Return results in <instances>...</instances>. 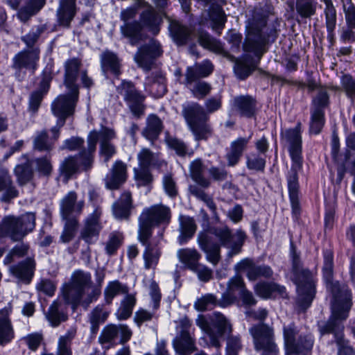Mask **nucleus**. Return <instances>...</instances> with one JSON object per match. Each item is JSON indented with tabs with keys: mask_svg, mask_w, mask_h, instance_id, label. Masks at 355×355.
<instances>
[{
	"mask_svg": "<svg viewBox=\"0 0 355 355\" xmlns=\"http://www.w3.org/2000/svg\"><path fill=\"white\" fill-rule=\"evenodd\" d=\"M322 273L328 290L333 295L331 304L332 316L330 320L322 326H320L322 335L334 333L339 346L338 355H350L352 353L351 347L343 343V326L338 320L347 318L348 311L352 306V293L347 286H340L338 282L333 281L332 268H323Z\"/></svg>",
	"mask_w": 355,
	"mask_h": 355,
	"instance_id": "nucleus-1",
	"label": "nucleus"
},
{
	"mask_svg": "<svg viewBox=\"0 0 355 355\" xmlns=\"http://www.w3.org/2000/svg\"><path fill=\"white\" fill-rule=\"evenodd\" d=\"M104 277L105 273L102 268L96 270V283L92 282L89 273L80 270H76L71 276L70 284L63 291L66 302L72 304L73 309L79 304L87 308L100 297Z\"/></svg>",
	"mask_w": 355,
	"mask_h": 355,
	"instance_id": "nucleus-2",
	"label": "nucleus"
},
{
	"mask_svg": "<svg viewBox=\"0 0 355 355\" xmlns=\"http://www.w3.org/2000/svg\"><path fill=\"white\" fill-rule=\"evenodd\" d=\"M245 234L243 232L238 230L235 234H231L226 227L215 228L209 233H200L198 241L201 249L206 253L207 259L213 265L218 262L219 246L215 243V239L222 245L230 249L231 254H237L245 241Z\"/></svg>",
	"mask_w": 355,
	"mask_h": 355,
	"instance_id": "nucleus-3",
	"label": "nucleus"
},
{
	"mask_svg": "<svg viewBox=\"0 0 355 355\" xmlns=\"http://www.w3.org/2000/svg\"><path fill=\"white\" fill-rule=\"evenodd\" d=\"M78 67L79 62L76 59L70 60L66 63L64 83L70 94L59 96L52 103V112L58 118L56 127L51 130L53 140L58 137V129L64 125L65 119L73 113L78 94V87L74 84Z\"/></svg>",
	"mask_w": 355,
	"mask_h": 355,
	"instance_id": "nucleus-4",
	"label": "nucleus"
},
{
	"mask_svg": "<svg viewBox=\"0 0 355 355\" xmlns=\"http://www.w3.org/2000/svg\"><path fill=\"white\" fill-rule=\"evenodd\" d=\"M282 142L288 146L292 160L291 173L288 178L290 200L293 211L299 209L298 182L297 173L302 169V139L300 127L297 125L293 129L286 130L282 135Z\"/></svg>",
	"mask_w": 355,
	"mask_h": 355,
	"instance_id": "nucleus-5",
	"label": "nucleus"
},
{
	"mask_svg": "<svg viewBox=\"0 0 355 355\" xmlns=\"http://www.w3.org/2000/svg\"><path fill=\"white\" fill-rule=\"evenodd\" d=\"M291 279L297 286L300 306L302 309H306L313 301L315 293L313 273L304 268H292Z\"/></svg>",
	"mask_w": 355,
	"mask_h": 355,
	"instance_id": "nucleus-6",
	"label": "nucleus"
},
{
	"mask_svg": "<svg viewBox=\"0 0 355 355\" xmlns=\"http://www.w3.org/2000/svg\"><path fill=\"white\" fill-rule=\"evenodd\" d=\"M35 225V217L32 213H28L20 218L6 217L0 226V236H8L13 241L23 239L31 232Z\"/></svg>",
	"mask_w": 355,
	"mask_h": 355,
	"instance_id": "nucleus-7",
	"label": "nucleus"
},
{
	"mask_svg": "<svg viewBox=\"0 0 355 355\" xmlns=\"http://www.w3.org/2000/svg\"><path fill=\"white\" fill-rule=\"evenodd\" d=\"M284 340L286 355H305L313 345L312 336H307L303 339L293 323L284 327Z\"/></svg>",
	"mask_w": 355,
	"mask_h": 355,
	"instance_id": "nucleus-8",
	"label": "nucleus"
},
{
	"mask_svg": "<svg viewBox=\"0 0 355 355\" xmlns=\"http://www.w3.org/2000/svg\"><path fill=\"white\" fill-rule=\"evenodd\" d=\"M183 114L196 139H205L210 130L205 123L207 114L204 109L197 103H188L184 106Z\"/></svg>",
	"mask_w": 355,
	"mask_h": 355,
	"instance_id": "nucleus-9",
	"label": "nucleus"
},
{
	"mask_svg": "<svg viewBox=\"0 0 355 355\" xmlns=\"http://www.w3.org/2000/svg\"><path fill=\"white\" fill-rule=\"evenodd\" d=\"M213 323L218 329L217 335H214L209 327L207 320L202 315H199L196 319L197 325L206 333L211 346L219 347L220 346L219 337L225 333H230L232 331V327L227 318L220 313H214L211 319Z\"/></svg>",
	"mask_w": 355,
	"mask_h": 355,
	"instance_id": "nucleus-10",
	"label": "nucleus"
},
{
	"mask_svg": "<svg viewBox=\"0 0 355 355\" xmlns=\"http://www.w3.org/2000/svg\"><path fill=\"white\" fill-rule=\"evenodd\" d=\"M257 350H263L262 355H277L278 349L273 340V331L269 327L259 324L250 330Z\"/></svg>",
	"mask_w": 355,
	"mask_h": 355,
	"instance_id": "nucleus-11",
	"label": "nucleus"
},
{
	"mask_svg": "<svg viewBox=\"0 0 355 355\" xmlns=\"http://www.w3.org/2000/svg\"><path fill=\"white\" fill-rule=\"evenodd\" d=\"M115 134L112 130L103 128L100 133L92 131L88 136V150L93 152L96 148L98 140L101 139V155L105 162H107L115 153L114 146L109 141L114 138Z\"/></svg>",
	"mask_w": 355,
	"mask_h": 355,
	"instance_id": "nucleus-12",
	"label": "nucleus"
},
{
	"mask_svg": "<svg viewBox=\"0 0 355 355\" xmlns=\"http://www.w3.org/2000/svg\"><path fill=\"white\" fill-rule=\"evenodd\" d=\"M329 96L325 89L320 88L313 100V111L310 130L314 134H318L324 125L323 109L328 105Z\"/></svg>",
	"mask_w": 355,
	"mask_h": 355,
	"instance_id": "nucleus-13",
	"label": "nucleus"
},
{
	"mask_svg": "<svg viewBox=\"0 0 355 355\" xmlns=\"http://www.w3.org/2000/svg\"><path fill=\"white\" fill-rule=\"evenodd\" d=\"M118 91L124 97L135 115L140 116L143 114L144 96L135 89L132 83L123 81Z\"/></svg>",
	"mask_w": 355,
	"mask_h": 355,
	"instance_id": "nucleus-14",
	"label": "nucleus"
},
{
	"mask_svg": "<svg viewBox=\"0 0 355 355\" xmlns=\"http://www.w3.org/2000/svg\"><path fill=\"white\" fill-rule=\"evenodd\" d=\"M83 202L76 201V195L74 192H69L62 200L61 214L64 219H72L80 214L83 207Z\"/></svg>",
	"mask_w": 355,
	"mask_h": 355,
	"instance_id": "nucleus-15",
	"label": "nucleus"
},
{
	"mask_svg": "<svg viewBox=\"0 0 355 355\" xmlns=\"http://www.w3.org/2000/svg\"><path fill=\"white\" fill-rule=\"evenodd\" d=\"M161 53L159 44L153 41L150 45L139 50L135 56V60L139 67L144 69H149L153 63V59L160 55Z\"/></svg>",
	"mask_w": 355,
	"mask_h": 355,
	"instance_id": "nucleus-16",
	"label": "nucleus"
},
{
	"mask_svg": "<svg viewBox=\"0 0 355 355\" xmlns=\"http://www.w3.org/2000/svg\"><path fill=\"white\" fill-rule=\"evenodd\" d=\"M236 292H238L244 304L250 306L256 303L252 294L245 289L243 279L238 275L230 279L227 287L228 295L233 299L236 298L234 296Z\"/></svg>",
	"mask_w": 355,
	"mask_h": 355,
	"instance_id": "nucleus-17",
	"label": "nucleus"
},
{
	"mask_svg": "<svg viewBox=\"0 0 355 355\" xmlns=\"http://www.w3.org/2000/svg\"><path fill=\"white\" fill-rule=\"evenodd\" d=\"M126 165L121 161H116L105 179V186L109 189H116L125 182L127 173Z\"/></svg>",
	"mask_w": 355,
	"mask_h": 355,
	"instance_id": "nucleus-18",
	"label": "nucleus"
},
{
	"mask_svg": "<svg viewBox=\"0 0 355 355\" xmlns=\"http://www.w3.org/2000/svg\"><path fill=\"white\" fill-rule=\"evenodd\" d=\"M10 307H4L0 310V345L4 346L10 343L15 337V331L9 318Z\"/></svg>",
	"mask_w": 355,
	"mask_h": 355,
	"instance_id": "nucleus-19",
	"label": "nucleus"
},
{
	"mask_svg": "<svg viewBox=\"0 0 355 355\" xmlns=\"http://www.w3.org/2000/svg\"><path fill=\"white\" fill-rule=\"evenodd\" d=\"M40 51L37 49L23 51L17 53L13 58V66L15 69H29L34 70L39 60Z\"/></svg>",
	"mask_w": 355,
	"mask_h": 355,
	"instance_id": "nucleus-20",
	"label": "nucleus"
},
{
	"mask_svg": "<svg viewBox=\"0 0 355 355\" xmlns=\"http://www.w3.org/2000/svg\"><path fill=\"white\" fill-rule=\"evenodd\" d=\"M101 211L96 209L87 219L85 226L81 232V236L87 242H90L93 238L96 237L101 228L98 222Z\"/></svg>",
	"mask_w": 355,
	"mask_h": 355,
	"instance_id": "nucleus-21",
	"label": "nucleus"
},
{
	"mask_svg": "<svg viewBox=\"0 0 355 355\" xmlns=\"http://www.w3.org/2000/svg\"><path fill=\"white\" fill-rule=\"evenodd\" d=\"M256 293L263 298L277 297H286L285 287L275 283H259L255 286Z\"/></svg>",
	"mask_w": 355,
	"mask_h": 355,
	"instance_id": "nucleus-22",
	"label": "nucleus"
},
{
	"mask_svg": "<svg viewBox=\"0 0 355 355\" xmlns=\"http://www.w3.org/2000/svg\"><path fill=\"white\" fill-rule=\"evenodd\" d=\"M250 138L239 137L231 143L230 150L227 154V159L230 166L236 165L246 148Z\"/></svg>",
	"mask_w": 355,
	"mask_h": 355,
	"instance_id": "nucleus-23",
	"label": "nucleus"
},
{
	"mask_svg": "<svg viewBox=\"0 0 355 355\" xmlns=\"http://www.w3.org/2000/svg\"><path fill=\"white\" fill-rule=\"evenodd\" d=\"M179 221L180 234L178 241L180 244H184L193 237L197 227L193 219L189 216H180Z\"/></svg>",
	"mask_w": 355,
	"mask_h": 355,
	"instance_id": "nucleus-24",
	"label": "nucleus"
},
{
	"mask_svg": "<svg viewBox=\"0 0 355 355\" xmlns=\"http://www.w3.org/2000/svg\"><path fill=\"white\" fill-rule=\"evenodd\" d=\"M143 213L148 215L149 222L153 225L168 222L170 219V210L163 205H155L145 209Z\"/></svg>",
	"mask_w": 355,
	"mask_h": 355,
	"instance_id": "nucleus-25",
	"label": "nucleus"
},
{
	"mask_svg": "<svg viewBox=\"0 0 355 355\" xmlns=\"http://www.w3.org/2000/svg\"><path fill=\"white\" fill-rule=\"evenodd\" d=\"M131 208V195L129 192L123 193L120 199L113 205V214L117 219L126 218Z\"/></svg>",
	"mask_w": 355,
	"mask_h": 355,
	"instance_id": "nucleus-26",
	"label": "nucleus"
},
{
	"mask_svg": "<svg viewBox=\"0 0 355 355\" xmlns=\"http://www.w3.org/2000/svg\"><path fill=\"white\" fill-rule=\"evenodd\" d=\"M76 0H62L58 10V17L60 24L67 26L75 15Z\"/></svg>",
	"mask_w": 355,
	"mask_h": 355,
	"instance_id": "nucleus-27",
	"label": "nucleus"
},
{
	"mask_svg": "<svg viewBox=\"0 0 355 355\" xmlns=\"http://www.w3.org/2000/svg\"><path fill=\"white\" fill-rule=\"evenodd\" d=\"M46 318L51 326L57 327L67 320V315L63 310V305L60 302L55 301L50 306Z\"/></svg>",
	"mask_w": 355,
	"mask_h": 355,
	"instance_id": "nucleus-28",
	"label": "nucleus"
},
{
	"mask_svg": "<svg viewBox=\"0 0 355 355\" xmlns=\"http://www.w3.org/2000/svg\"><path fill=\"white\" fill-rule=\"evenodd\" d=\"M213 70V66L211 63L206 60L201 64L196 65L193 67H189L186 74V78L188 83L194 82L196 79L200 77H205L210 74Z\"/></svg>",
	"mask_w": 355,
	"mask_h": 355,
	"instance_id": "nucleus-29",
	"label": "nucleus"
},
{
	"mask_svg": "<svg viewBox=\"0 0 355 355\" xmlns=\"http://www.w3.org/2000/svg\"><path fill=\"white\" fill-rule=\"evenodd\" d=\"M180 262L187 266H196L201 259L200 254L194 248H182L178 250Z\"/></svg>",
	"mask_w": 355,
	"mask_h": 355,
	"instance_id": "nucleus-30",
	"label": "nucleus"
},
{
	"mask_svg": "<svg viewBox=\"0 0 355 355\" xmlns=\"http://www.w3.org/2000/svg\"><path fill=\"white\" fill-rule=\"evenodd\" d=\"M128 292L125 286L115 280L110 282L104 290V298L106 304L112 303L113 299L118 295L125 294Z\"/></svg>",
	"mask_w": 355,
	"mask_h": 355,
	"instance_id": "nucleus-31",
	"label": "nucleus"
},
{
	"mask_svg": "<svg viewBox=\"0 0 355 355\" xmlns=\"http://www.w3.org/2000/svg\"><path fill=\"white\" fill-rule=\"evenodd\" d=\"M162 122L155 115H150L147 120V126L143 132L145 137L149 140L156 139L162 130Z\"/></svg>",
	"mask_w": 355,
	"mask_h": 355,
	"instance_id": "nucleus-32",
	"label": "nucleus"
},
{
	"mask_svg": "<svg viewBox=\"0 0 355 355\" xmlns=\"http://www.w3.org/2000/svg\"><path fill=\"white\" fill-rule=\"evenodd\" d=\"M170 31L174 41L179 45L186 42L191 32L188 28L182 26L177 21L171 22Z\"/></svg>",
	"mask_w": 355,
	"mask_h": 355,
	"instance_id": "nucleus-33",
	"label": "nucleus"
},
{
	"mask_svg": "<svg viewBox=\"0 0 355 355\" xmlns=\"http://www.w3.org/2000/svg\"><path fill=\"white\" fill-rule=\"evenodd\" d=\"M235 108L242 114L250 116L254 111V102L249 96H240L234 100Z\"/></svg>",
	"mask_w": 355,
	"mask_h": 355,
	"instance_id": "nucleus-34",
	"label": "nucleus"
},
{
	"mask_svg": "<svg viewBox=\"0 0 355 355\" xmlns=\"http://www.w3.org/2000/svg\"><path fill=\"white\" fill-rule=\"evenodd\" d=\"M193 345L191 336L188 333L183 332L181 337L176 340L174 347L179 354L187 355L193 350Z\"/></svg>",
	"mask_w": 355,
	"mask_h": 355,
	"instance_id": "nucleus-35",
	"label": "nucleus"
},
{
	"mask_svg": "<svg viewBox=\"0 0 355 355\" xmlns=\"http://www.w3.org/2000/svg\"><path fill=\"white\" fill-rule=\"evenodd\" d=\"M101 64L104 72L110 71L114 74H119V61L114 53L110 51L104 52L101 55Z\"/></svg>",
	"mask_w": 355,
	"mask_h": 355,
	"instance_id": "nucleus-36",
	"label": "nucleus"
},
{
	"mask_svg": "<svg viewBox=\"0 0 355 355\" xmlns=\"http://www.w3.org/2000/svg\"><path fill=\"white\" fill-rule=\"evenodd\" d=\"M135 304V298L133 295H127L121 302L116 314L119 320H125L128 318L132 312Z\"/></svg>",
	"mask_w": 355,
	"mask_h": 355,
	"instance_id": "nucleus-37",
	"label": "nucleus"
},
{
	"mask_svg": "<svg viewBox=\"0 0 355 355\" xmlns=\"http://www.w3.org/2000/svg\"><path fill=\"white\" fill-rule=\"evenodd\" d=\"M202 165L200 159H196L190 165V173L192 179L202 187H207L209 180L202 175Z\"/></svg>",
	"mask_w": 355,
	"mask_h": 355,
	"instance_id": "nucleus-38",
	"label": "nucleus"
},
{
	"mask_svg": "<svg viewBox=\"0 0 355 355\" xmlns=\"http://www.w3.org/2000/svg\"><path fill=\"white\" fill-rule=\"evenodd\" d=\"M154 225L149 222L148 215L142 213L139 218V239L144 245L150 236V228Z\"/></svg>",
	"mask_w": 355,
	"mask_h": 355,
	"instance_id": "nucleus-39",
	"label": "nucleus"
},
{
	"mask_svg": "<svg viewBox=\"0 0 355 355\" xmlns=\"http://www.w3.org/2000/svg\"><path fill=\"white\" fill-rule=\"evenodd\" d=\"M44 0H33L26 7L21 8L18 12V17L21 21H26L29 17L34 15L42 8Z\"/></svg>",
	"mask_w": 355,
	"mask_h": 355,
	"instance_id": "nucleus-40",
	"label": "nucleus"
},
{
	"mask_svg": "<svg viewBox=\"0 0 355 355\" xmlns=\"http://www.w3.org/2000/svg\"><path fill=\"white\" fill-rule=\"evenodd\" d=\"M255 67V64L247 58L237 60L234 66V71L240 78H245Z\"/></svg>",
	"mask_w": 355,
	"mask_h": 355,
	"instance_id": "nucleus-41",
	"label": "nucleus"
},
{
	"mask_svg": "<svg viewBox=\"0 0 355 355\" xmlns=\"http://www.w3.org/2000/svg\"><path fill=\"white\" fill-rule=\"evenodd\" d=\"M316 1L315 0H297L296 9L303 17H309L315 13Z\"/></svg>",
	"mask_w": 355,
	"mask_h": 355,
	"instance_id": "nucleus-42",
	"label": "nucleus"
},
{
	"mask_svg": "<svg viewBox=\"0 0 355 355\" xmlns=\"http://www.w3.org/2000/svg\"><path fill=\"white\" fill-rule=\"evenodd\" d=\"M10 176L6 174L0 175V191H5L3 199L8 200L17 196V191L12 187Z\"/></svg>",
	"mask_w": 355,
	"mask_h": 355,
	"instance_id": "nucleus-43",
	"label": "nucleus"
},
{
	"mask_svg": "<svg viewBox=\"0 0 355 355\" xmlns=\"http://www.w3.org/2000/svg\"><path fill=\"white\" fill-rule=\"evenodd\" d=\"M117 324H107L102 330L98 338L101 344L110 343L118 338Z\"/></svg>",
	"mask_w": 355,
	"mask_h": 355,
	"instance_id": "nucleus-44",
	"label": "nucleus"
},
{
	"mask_svg": "<svg viewBox=\"0 0 355 355\" xmlns=\"http://www.w3.org/2000/svg\"><path fill=\"white\" fill-rule=\"evenodd\" d=\"M211 26L215 30L221 29L226 21L225 15L223 10L216 7L214 8L211 12L209 14Z\"/></svg>",
	"mask_w": 355,
	"mask_h": 355,
	"instance_id": "nucleus-45",
	"label": "nucleus"
},
{
	"mask_svg": "<svg viewBox=\"0 0 355 355\" xmlns=\"http://www.w3.org/2000/svg\"><path fill=\"white\" fill-rule=\"evenodd\" d=\"M66 223L64 225V230L60 236L62 242H69L75 236L78 223L76 218L65 219Z\"/></svg>",
	"mask_w": 355,
	"mask_h": 355,
	"instance_id": "nucleus-46",
	"label": "nucleus"
},
{
	"mask_svg": "<svg viewBox=\"0 0 355 355\" xmlns=\"http://www.w3.org/2000/svg\"><path fill=\"white\" fill-rule=\"evenodd\" d=\"M141 168H146L151 164H155L157 155L152 154L148 149H142L137 155Z\"/></svg>",
	"mask_w": 355,
	"mask_h": 355,
	"instance_id": "nucleus-47",
	"label": "nucleus"
},
{
	"mask_svg": "<svg viewBox=\"0 0 355 355\" xmlns=\"http://www.w3.org/2000/svg\"><path fill=\"white\" fill-rule=\"evenodd\" d=\"M10 272L19 280L29 283L33 276V268H10Z\"/></svg>",
	"mask_w": 355,
	"mask_h": 355,
	"instance_id": "nucleus-48",
	"label": "nucleus"
},
{
	"mask_svg": "<svg viewBox=\"0 0 355 355\" xmlns=\"http://www.w3.org/2000/svg\"><path fill=\"white\" fill-rule=\"evenodd\" d=\"M199 42L204 48L212 51H220L221 46L220 43L214 40L207 34H202L199 37Z\"/></svg>",
	"mask_w": 355,
	"mask_h": 355,
	"instance_id": "nucleus-49",
	"label": "nucleus"
},
{
	"mask_svg": "<svg viewBox=\"0 0 355 355\" xmlns=\"http://www.w3.org/2000/svg\"><path fill=\"white\" fill-rule=\"evenodd\" d=\"M216 302L214 295L208 294L198 299L194 304L195 308L200 311H204L212 307Z\"/></svg>",
	"mask_w": 355,
	"mask_h": 355,
	"instance_id": "nucleus-50",
	"label": "nucleus"
},
{
	"mask_svg": "<svg viewBox=\"0 0 355 355\" xmlns=\"http://www.w3.org/2000/svg\"><path fill=\"white\" fill-rule=\"evenodd\" d=\"M123 237L120 232H114L111 234L106 245V251L108 254H113L121 245Z\"/></svg>",
	"mask_w": 355,
	"mask_h": 355,
	"instance_id": "nucleus-51",
	"label": "nucleus"
},
{
	"mask_svg": "<svg viewBox=\"0 0 355 355\" xmlns=\"http://www.w3.org/2000/svg\"><path fill=\"white\" fill-rule=\"evenodd\" d=\"M272 272L270 268H249L248 271V277L250 280H256L261 277H269L272 275Z\"/></svg>",
	"mask_w": 355,
	"mask_h": 355,
	"instance_id": "nucleus-52",
	"label": "nucleus"
},
{
	"mask_svg": "<svg viewBox=\"0 0 355 355\" xmlns=\"http://www.w3.org/2000/svg\"><path fill=\"white\" fill-rule=\"evenodd\" d=\"M193 83V82H192L191 83H188V82L187 81V85L189 87L190 89L192 91L193 95L196 98H202L209 93L210 90V87L207 83L204 82H199L196 83L192 87L191 85Z\"/></svg>",
	"mask_w": 355,
	"mask_h": 355,
	"instance_id": "nucleus-53",
	"label": "nucleus"
},
{
	"mask_svg": "<svg viewBox=\"0 0 355 355\" xmlns=\"http://www.w3.org/2000/svg\"><path fill=\"white\" fill-rule=\"evenodd\" d=\"M343 9L348 25L352 28L355 27V6L350 1L347 0L343 2Z\"/></svg>",
	"mask_w": 355,
	"mask_h": 355,
	"instance_id": "nucleus-54",
	"label": "nucleus"
},
{
	"mask_svg": "<svg viewBox=\"0 0 355 355\" xmlns=\"http://www.w3.org/2000/svg\"><path fill=\"white\" fill-rule=\"evenodd\" d=\"M48 139L46 132L40 133L35 139V148L39 150H46L50 149L51 146V140Z\"/></svg>",
	"mask_w": 355,
	"mask_h": 355,
	"instance_id": "nucleus-55",
	"label": "nucleus"
},
{
	"mask_svg": "<svg viewBox=\"0 0 355 355\" xmlns=\"http://www.w3.org/2000/svg\"><path fill=\"white\" fill-rule=\"evenodd\" d=\"M28 348L35 351L42 340V335L40 333L30 334L23 338Z\"/></svg>",
	"mask_w": 355,
	"mask_h": 355,
	"instance_id": "nucleus-56",
	"label": "nucleus"
},
{
	"mask_svg": "<svg viewBox=\"0 0 355 355\" xmlns=\"http://www.w3.org/2000/svg\"><path fill=\"white\" fill-rule=\"evenodd\" d=\"M241 348L239 337H230L227 341L226 355H238Z\"/></svg>",
	"mask_w": 355,
	"mask_h": 355,
	"instance_id": "nucleus-57",
	"label": "nucleus"
},
{
	"mask_svg": "<svg viewBox=\"0 0 355 355\" xmlns=\"http://www.w3.org/2000/svg\"><path fill=\"white\" fill-rule=\"evenodd\" d=\"M140 28L141 26L139 24H126L124 26L121 27V31L125 36L131 38L132 44H135V38L137 36Z\"/></svg>",
	"mask_w": 355,
	"mask_h": 355,
	"instance_id": "nucleus-58",
	"label": "nucleus"
},
{
	"mask_svg": "<svg viewBox=\"0 0 355 355\" xmlns=\"http://www.w3.org/2000/svg\"><path fill=\"white\" fill-rule=\"evenodd\" d=\"M27 250L28 248L24 245L16 246L5 258V263H10L12 260L21 257L26 253Z\"/></svg>",
	"mask_w": 355,
	"mask_h": 355,
	"instance_id": "nucleus-59",
	"label": "nucleus"
},
{
	"mask_svg": "<svg viewBox=\"0 0 355 355\" xmlns=\"http://www.w3.org/2000/svg\"><path fill=\"white\" fill-rule=\"evenodd\" d=\"M265 160L260 157L250 155L247 157V166L250 169L263 170L265 167Z\"/></svg>",
	"mask_w": 355,
	"mask_h": 355,
	"instance_id": "nucleus-60",
	"label": "nucleus"
},
{
	"mask_svg": "<svg viewBox=\"0 0 355 355\" xmlns=\"http://www.w3.org/2000/svg\"><path fill=\"white\" fill-rule=\"evenodd\" d=\"M342 86L349 96L355 97V81L350 76L345 75L343 76Z\"/></svg>",
	"mask_w": 355,
	"mask_h": 355,
	"instance_id": "nucleus-61",
	"label": "nucleus"
},
{
	"mask_svg": "<svg viewBox=\"0 0 355 355\" xmlns=\"http://www.w3.org/2000/svg\"><path fill=\"white\" fill-rule=\"evenodd\" d=\"M118 338H119V343L124 344L128 342L132 337V332L131 329L123 324H117Z\"/></svg>",
	"mask_w": 355,
	"mask_h": 355,
	"instance_id": "nucleus-62",
	"label": "nucleus"
},
{
	"mask_svg": "<svg viewBox=\"0 0 355 355\" xmlns=\"http://www.w3.org/2000/svg\"><path fill=\"white\" fill-rule=\"evenodd\" d=\"M107 317V313L103 311L101 306H96L89 315L90 322H103Z\"/></svg>",
	"mask_w": 355,
	"mask_h": 355,
	"instance_id": "nucleus-63",
	"label": "nucleus"
},
{
	"mask_svg": "<svg viewBox=\"0 0 355 355\" xmlns=\"http://www.w3.org/2000/svg\"><path fill=\"white\" fill-rule=\"evenodd\" d=\"M37 288L49 296H53L55 291V285L51 281L43 279L37 284Z\"/></svg>",
	"mask_w": 355,
	"mask_h": 355,
	"instance_id": "nucleus-64",
	"label": "nucleus"
}]
</instances>
